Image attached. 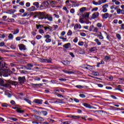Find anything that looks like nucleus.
Listing matches in <instances>:
<instances>
[{"label":"nucleus","mask_w":124,"mask_h":124,"mask_svg":"<svg viewBox=\"0 0 124 124\" xmlns=\"http://www.w3.org/2000/svg\"><path fill=\"white\" fill-rule=\"evenodd\" d=\"M103 19H107L109 17V14L108 13H105L104 15H102Z\"/></svg>","instance_id":"nucleus-23"},{"label":"nucleus","mask_w":124,"mask_h":124,"mask_svg":"<svg viewBox=\"0 0 124 124\" xmlns=\"http://www.w3.org/2000/svg\"><path fill=\"white\" fill-rule=\"evenodd\" d=\"M80 34L81 36H83V37H85L86 35V33H85L84 32H81V33H80Z\"/></svg>","instance_id":"nucleus-63"},{"label":"nucleus","mask_w":124,"mask_h":124,"mask_svg":"<svg viewBox=\"0 0 124 124\" xmlns=\"http://www.w3.org/2000/svg\"><path fill=\"white\" fill-rule=\"evenodd\" d=\"M42 100H40V99H35L33 101V102L34 103H36L37 104H42Z\"/></svg>","instance_id":"nucleus-15"},{"label":"nucleus","mask_w":124,"mask_h":124,"mask_svg":"<svg viewBox=\"0 0 124 124\" xmlns=\"http://www.w3.org/2000/svg\"><path fill=\"white\" fill-rule=\"evenodd\" d=\"M16 10L14 9H11L8 11V12H6L7 14H13V13H15Z\"/></svg>","instance_id":"nucleus-22"},{"label":"nucleus","mask_w":124,"mask_h":124,"mask_svg":"<svg viewBox=\"0 0 124 124\" xmlns=\"http://www.w3.org/2000/svg\"><path fill=\"white\" fill-rule=\"evenodd\" d=\"M85 11H87V7H82L79 9V12L80 13H84V12H85Z\"/></svg>","instance_id":"nucleus-19"},{"label":"nucleus","mask_w":124,"mask_h":124,"mask_svg":"<svg viewBox=\"0 0 124 124\" xmlns=\"http://www.w3.org/2000/svg\"><path fill=\"white\" fill-rule=\"evenodd\" d=\"M9 93H10V92L6 91L5 92V94L6 95H8V97H11V94H10Z\"/></svg>","instance_id":"nucleus-28"},{"label":"nucleus","mask_w":124,"mask_h":124,"mask_svg":"<svg viewBox=\"0 0 124 124\" xmlns=\"http://www.w3.org/2000/svg\"><path fill=\"white\" fill-rule=\"evenodd\" d=\"M2 107H8V105L7 104H2Z\"/></svg>","instance_id":"nucleus-64"},{"label":"nucleus","mask_w":124,"mask_h":124,"mask_svg":"<svg viewBox=\"0 0 124 124\" xmlns=\"http://www.w3.org/2000/svg\"><path fill=\"white\" fill-rule=\"evenodd\" d=\"M32 14V13L30 12H25L22 16L21 17H31Z\"/></svg>","instance_id":"nucleus-7"},{"label":"nucleus","mask_w":124,"mask_h":124,"mask_svg":"<svg viewBox=\"0 0 124 124\" xmlns=\"http://www.w3.org/2000/svg\"><path fill=\"white\" fill-rule=\"evenodd\" d=\"M67 34V35H68V36H70L71 35H72V31H71V30H69Z\"/></svg>","instance_id":"nucleus-39"},{"label":"nucleus","mask_w":124,"mask_h":124,"mask_svg":"<svg viewBox=\"0 0 124 124\" xmlns=\"http://www.w3.org/2000/svg\"><path fill=\"white\" fill-rule=\"evenodd\" d=\"M94 29V26L93 25H91L89 27V31H92L93 32V29Z\"/></svg>","instance_id":"nucleus-26"},{"label":"nucleus","mask_w":124,"mask_h":124,"mask_svg":"<svg viewBox=\"0 0 124 124\" xmlns=\"http://www.w3.org/2000/svg\"><path fill=\"white\" fill-rule=\"evenodd\" d=\"M55 1H50V0L44 1L40 5V8H44V9H46V8H48L50 3H55Z\"/></svg>","instance_id":"nucleus-1"},{"label":"nucleus","mask_w":124,"mask_h":124,"mask_svg":"<svg viewBox=\"0 0 124 124\" xmlns=\"http://www.w3.org/2000/svg\"><path fill=\"white\" fill-rule=\"evenodd\" d=\"M19 33V29H16L13 31V34H17Z\"/></svg>","instance_id":"nucleus-36"},{"label":"nucleus","mask_w":124,"mask_h":124,"mask_svg":"<svg viewBox=\"0 0 124 124\" xmlns=\"http://www.w3.org/2000/svg\"><path fill=\"white\" fill-rule=\"evenodd\" d=\"M34 80H35V81H40L41 79L40 78L36 77L34 78Z\"/></svg>","instance_id":"nucleus-57"},{"label":"nucleus","mask_w":124,"mask_h":124,"mask_svg":"<svg viewBox=\"0 0 124 124\" xmlns=\"http://www.w3.org/2000/svg\"><path fill=\"white\" fill-rule=\"evenodd\" d=\"M108 5L107 4H106L102 6V11L105 13L108 11V9H107V8H108Z\"/></svg>","instance_id":"nucleus-9"},{"label":"nucleus","mask_w":124,"mask_h":124,"mask_svg":"<svg viewBox=\"0 0 124 124\" xmlns=\"http://www.w3.org/2000/svg\"><path fill=\"white\" fill-rule=\"evenodd\" d=\"M18 80L19 82V83L20 85H23L24 83H25V80H26V77L23 76V77H19L18 78Z\"/></svg>","instance_id":"nucleus-4"},{"label":"nucleus","mask_w":124,"mask_h":124,"mask_svg":"<svg viewBox=\"0 0 124 124\" xmlns=\"http://www.w3.org/2000/svg\"><path fill=\"white\" fill-rule=\"evenodd\" d=\"M83 105L84 106V107H86V108H89V109H95V108L94 107H92L90 104L87 103H84Z\"/></svg>","instance_id":"nucleus-10"},{"label":"nucleus","mask_w":124,"mask_h":124,"mask_svg":"<svg viewBox=\"0 0 124 124\" xmlns=\"http://www.w3.org/2000/svg\"><path fill=\"white\" fill-rule=\"evenodd\" d=\"M78 29H82V26L80 24H75V25L74 26V30L77 31V30H78Z\"/></svg>","instance_id":"nucleus-13"},{"label":"nucleus","mask_w":124,"mask_h":124,"mask_svg":"<svg viewBox=\"0 0 124 124\" xmlns=\"http://www.w3.org/2000/svg\"><path fill=\"white\" fill-rule=\"evenodd\" d=\"M8 38L9 39H13V35L11 33L9 34Z\"/></svg>","instance_id":"nucleus-47"},{"label":"nucleus","mask_w":124,"mask_h":124,"mask_svg":"<svg viewBox=\"0 0 124 124\" xmlns=\"http://www.w3.org/2000/svg\"><path fill=\"white\" fill-rule=\"evenodd\" d=\"M78 45L79 46H83V45H84V42H82V41L78 42Z\"/></svg>","instance_id":"nucleus-50"},{"label":"nucleus","mask_w":124,"mask_h":124,"mask_svg":"<svg viewBox=\"0 0 124 124\" xmlns=\"http://www.w3.org/2000/svg\"><path fill=\"white\" fill-rule=\"evenodd\" d=\"M36 29L37 30H39V29H42L43 28V26L42 25H36Z\"/></svg>","instance_id":"nucleus-31"},{"label":"nucleus","mask_w":124,"mask_h":124,"mask_svg":"<svg viewBox=\"0 0 124 124\" xmlns=\"http://www.w3.org/2000/svg\"><path fill=\"white\" fill-rule=\"evenodd\" d=\"M90 52H93L95 51V47H91L89 49Z\"/></svg>","instance_id":"nucleus-46"},{"label":"nucleus","mask_w":124,"mask_h":124,"mask_svg":"<svg viewBox=\"0 0 124 124\" xmlns=\"http://www.w3.org/2000/svg\"><path fill=\"white\" fill-rule=\"evenodd\" d=\"M46 62H47V63H52V59L49 58V59H46Z\"/></svg>","instance_id":"nucleus-32"},{"label":"nucleus","mask_w":124,"mask_h":124,"mask_svg":"<svg viewBox=\"0 0 124 124\" xmlns=\"http://www.w3.org/2000/svg\"><path fill=\"white\" fill-rule=\"evenodd\" d=\"M46 19H47V20H48V21H50V22H52V21H53V17L49 16L48 15H46Z\"/></svg>","instance_id":"nucleus-25"},{"label":"nucleus","mask_w":124,"mask_h":124,"mask_svg":"<svg viewBox=\"0 0 124 124\" xmlns=\"http://www.w3.org/2000/svg\"><path fill=\"white\" fill-rule=\"evenodd\" d=\"M81 16H82L84 19H88L90 17V14L89 13H85L82 14Z\"/></svg>","instance_id":"nucleus-11"},{"label":"nucleus","mask_w":124,"mask_h":124,"mask_svg":"<svg viewBox=\"0 0 124 124\" xmlns=\"http://www.w3.org/2000/svg\"><path fill=\"white\" fill-rule=\"evenodd\" d=\"M76 88H78V89H83V88H84V87L81 86V85H77L76 86Z\"/></svg>","instance_id":"nucleus-59"},{"label":"nucleus","mask_w":124,"mask_h":124,"mask_svg":"<svg viewBox=\"0 0 124 124\" xmlns=\"http://www.w3.org/2000/svg\"><path fill=\"white\" fill-rule=\"evenodd\" d=\"M40 62H46V59H44L43 58H40Z\"/></svg>","instance_id":"nucleus-56"},{"label":"nucleus","mask_w":124,"mask_h":124,"mask_svg":"<svg viewBox=\"0 0 124 124\" xmlns=\"http://www.w3.org/2000/svg\"><path fill=\"white\" fill-rule=\"evenodd\" d=\"M33 4L34 6H36V7H38L39 5V3L38 2H34Z\"/></svg>","instance_id":"nucleus-54"},{"label":"nucleus","mask_w":124,"mask_h":124,"mask_svg":"<svg viewBox=\"0 0 124 124\" xmlns=\"http://www.w3.org/2000/svg\"><path fill=\"white\" fill-rule=\"evenodd\" d=\"M36 9H37L34 6H32L31 7L28 8L27 11H35Z\"/></svg>","instance_id":"nucleus-16"},{"label":"nucleus","mask_w":124,"mask_h":124,"mask_svg":"<svg viewBox=\"0 0 124 124\" xmlns=\"http://www.w3.org/2000/svg\"><path fill=\"white\" fill-rule=\"evenodd\" d=\"M23 99L25 101H26L27 103H29V104H31V101L30 99L26 98H24Z\"/></svg>","instance_id":"nucleus-27"},{"label":"nucleus","mask_w":124,"mask_h":124,"mask_svg":"<svg viewBox=\"0 0 124 124\" xmlns=\"http://www.w3.org/2000/svg\"><path fill=\"white\" fill-rule=\"evenodd\" d=\"M98 37H99V39H100V40H103V39H104V37H103V35H98Z\"/></svg>","instance_id":"nucleus-49"},{"label":"nucleus","mask_w":124,"mask_h":124,"mask_svg":"<svg viewBox=\"0 0 124 124\" xmlns=\"http://www.w3.org/2000/svg\"><path fill=\"white\" fill-rule=\"evenodd\" d=\"M103 113V110H95L94 111V113H95V114L98 113L99 114L100 113Z\"/></svg>","instance_id":"nucleus-42"},{"label":"nucleus","mask_w":124,"mask_h":124,"mask_svg":"<svg viewBox=\"0 0 124 124\" xmlns=\"http://www.w3.org/2000/svg\"><path fill=\"white\" fill-rule=\"evenodd\" d=\"M63 10H65V11L66 12V13H68L69 12V11L67 9V8L66 7H63Z\"/></svg>","instance_id":"nucleus-48"},{"label":"nucleus","mask_w":124,"mask_h":124,"mask_svg":"<svg viewBox=\"0 0 124 124\" xmlns=\"http://www.w3.org/2000/svg\"><path fill=\"white\" fill-rule=\"evenodd\" d=\"M12 74V71H10L8 69L5 70L2 74V75L4 77H8V75Z\"/></svg>","instance_id":"nucleus-2"},{"label":"nucleus","mask_w":124,"mask_h":124,"mask_svg":"<svg viewBox=\"0 0 124 124\" xmlns=\"http://www.w3.org/2000/svg\"><path fill=\"white\" fill-rule=\"evenodd\" d=\"M97 10H98V7H95L93 8L92 10V12H93V11H97Z\"/></svg>","instance_id":"nucleus-55"},{"label":"nucleus","mask_w":124,"mask_h":124,"mask_svg":"<svg viewBox=\"0 0 124 124\" xmlns=\"http://www.w3.org/2000/svg\"><path fill=\"white\" fill-rule=\"evenodd\" d=\"M99 18V13L95 12L92 15V19H98Z\"/></svg>","instance_id":"nucleus-6"},{"label":"nucleus","mask_w":124,"mask_h":124,"mask_svg":"<svg viewBox=\"0 0 124 124\" xmlns=\"http://www.w3.org/2000/svg\"><path fill=\"white\" fill-rule=\"evenodd\" d=\"M0 84L1 86H2V87H9V84H4V81H3V80L2 79L0 78Z\"/></svg>","instance_id":"nucleus-8"},{"label":"nucleus","mask_w":124,"mask_h":124,"mask_svg":"<svg viewBox=\"0 0 124 124\" xmlns=\"http://www.w3.org/2000/svg\"><path fill=\"white\" fill-rule=\"evenodd\" d=\"M116 37L119 40H121L122 39V36L120 34H116Z\"/></svg>","instance_id":"nucleus-37"},{"label":"nucleus","mask_w":124,"mask_h":124,"mask_svg":"<svg viewBox=\"0 0 124 124\" xmlns=\"http://www.w3.org/2000/svg\"><path fill=\"white\" fill-rule=\"evenodd\" d=\"M96 27L97 28H99L100 29V28H102V24L100 23H98L96 24Z\"/></svg>","instance_id":"nucleus-35"},{"label":"nucleus","mask_w":124,"mask_h":124,"mask_svg":"<svg viewBox=\"0 0 124 124\" xmlns=\"http://www.w3.org/2000/svg\"><path fill=\"white\" fill-rule=\"evenodd\" d=\"M73 42H74V43H77V42H78V38L77 37H76L74 38L73 40Z\"/></svg>","instance_id":"nucleus-44"},{"label":"nucleus","mask_w":124,"mask_h":124,"mask_svg":"<svg viewBox=\"0 0 124 124\" xmlns=\"http://www.w3.org/2000/svg\"><path fill=\"white\" fill-rule=\"evenodd\" d=\"M95 42H96L97 45H101V42H99L98 39H95L94 40Z\"/></svg>","instance_id":"nucleus-33"},{"label":"nucleus","mask_w":124,"mask_h":124,"mask_svg":"<svg viewBox=\"0 0 124 124\" xmlns=\"http://www.w3.org/2000/svg\"><path fill=\"white\" fill-rule=\"evenodd\" d=\"M70 13H72V14H73L74 13H75V10L74 9H71L70 10Z\"/></svg>","instance_id":"nucleus-58"},{"label":"nucleus","mask_w":124,"mask_h":124,"mask_svg":"<svg viewBox=\"0 0 124 124\" xmlns=\"http://www.w3.org/2000/svg\"><path fill=\"white\" fill-rule=\"evenodd\" d=\"M19 12H20V13H25V10L24 9H21L19 10Z\"/></svg>","instance_id":"nucleus-61"},{"label":"nucleus","mask_w":124,"mask_h":124,"mask_svg":"<svg viewBox=\"0 0 124 124\" xmlns=\"http://www.w3.org/2000/svg\"><path fill=\"white\" fill-rule=\"evenodd\" d=\"M55 94L57 95V96H58V97H61V98H63L64 97V96H63V95L61 94H59V93H55Z\"/></svg>","instance_id":"nucleus-38"},{"label":"nucleus","mask_w":124,"mask_h":124,"mask_svg":"<svg viewBox=\"0 0 124 124\" xmlns=\"http://www.w3.org/2000/svg\"><path fill=\"white\" fill-rule=\"evenodd\" d=\"M39 15L40 19L41 20H43V19H46V17L47 16V15H46V13L45 12H40L39 13Z\"/></svg>","instance_id":"nucleus-3"},{"label":"nucleus","mask_w":124,"mask_h":124,"mask_svg":"<svg viewBox=\"0 0 124 124\" xmlns=\"http://www.w3.org/2000/svg\"><path fill=\"white\" fill-rule=\"evenodd\" d=\"M61 36H64V35H65V31H63L61 33Z\"/></svg>","instance_id":"nucleus-62"},{"label":"nucleus","mask_w":124,"mask_h":124,"mask_svg":"<svg viewBox=\"0 0 124 124\" xmlns=\"http://www.w3.org/2000/svg\"><path fill=\"white\" fill-rule=\"evenodd\" d=\"M117 14H124V9H122L121 10V9H118L117 11Z\"/></svg>","instance_id":"nucleus-20"},{"label":"nucleus","mask_w":124,"mask_h":124,"mask_svg":"<svg viewBox=\"0 0 124 124\" xmlns=\"http://www.w3.org/2000/svg\"><path fill=\"white\" fill-rule=\"evenodd\" d=\"M60 39H62L63 41H66L67 38L63 37H59Z\"/></svg>","instance_id":"nucleus-51"},{"label":"nucleus","mask_w":124,"mask_h":124,"mask_svg":"<svg viewBox=\"0 0 124 124\" xmlns=\"http://www.w3.org/2000/svg\"><path fill=\"white\" fill-rule=\"evenodd\" d=\"M71 46V44H70V43H68L64 45L63 46V47H64V48H65V49H68V48H70Z\"/></svg>","instance_id":"nucleus-17"},{"label":"nucleus","mask_w":124,"mask_h":124,"mask_svg":"<svg viewBox=\"0 0 124 124\" xmlns=\"http://www.w3.org/2000/svg\"><path fill=\"white\" fill-rule=\"evenodd\" d=\"M19 48L20 51H23L26 50V46L24 45V44H20L19 46Z\"/></svg>","instance_id":"nucleus-14"},{"label":"nucleus","mask_w":124,"mask_h":124,"mask_svg":"<svg viewBox=\"0 0 124 124\" xmlns=\"http://www.w3.org/2000/svg\"><path fill=\"white\" fill-rule=\"evenodd\" d=\"M79 96L82 97V98H85V97H86V95H85L84 94H80Z\"/></svg>","instance_id":"nucleus-60"},{"label":"nucleus","mask_w":124,"mask_h":124,"mask_svg":"<svg viewBox=\"0 0 124 124\" xmlns=\"http://www.w3.org/2000/svg\"><path fill=\"white\" fill-rule=\"evenodd\" d=\"M44 38H46L45 41L46 42V43H49V42H51L52 41V40L50 39L51 38V36L49 35H46L44 37Z\"/></svg>","instance_id":"nucleus-5"},{"label":"nucleus","mask_w":124,"mask_h":124,"mask_svg":"<svg viewBox=\"0 0 124 124\" xmlns=\"http://www.w3.org/2000/svg\"><path fill=\"white\" fill-rule=\"evenodd\" d=\"M64 73H68V74H72L73 73L72 72L68 71L67 70H63Z\"/></svg>","instance_id":"nucleus-45"},{"label":"nucleus","mask_w":124,"mask_h":124,"mask_svg":"<svg viewBox=\"0 0 124 124\" xmlns=\"http://www.w3.org/2000/svg\"><path fill=\"white\" fill-rule=\"evenodd\" d=\"M92 75L94 76H99V73L96 72H93Z\"/></svg>","instance_id":"nucleus-34"},{"label":"nucleus","mask_w":124,"mask_h":124,"mask_svg":"<svg viewBox=\"0 0 124 124\" xmlns=\"http://www.w3.org/2000/svg\"><path fill=\"white\" fill-rule=\"evenodd\" d=\"M39 32L41 34H42V33H44V30H43V29H40L39 30Z\"/></svg>","instance_id":"nucleus-53"},{"label":"nucleus","mask_w":124,"mask_h":124,"mask_svg":"<svg viewBox=\"0 0 124 124\" xmlns=\"http://www.w3.org/2000/svg\"><path fill=\"white\" fill-rule=\"evenodd\" d=\"M67 2H71V3H72V4H75L77 3V1L73 0H67L65 1V3H67Z\"/></svg>","instance_id":"nucleus-18"},{"label":"nucleus","mask_w":124,"mask_h":124,"mask_svg":"<svg viewBox=\"0 0 124 124\" xmlns=\"http://www.w3.org/2000/svg\"><path fill=\"white\" fill-rule=\"evenodd\" d=\"M93 3L94 5H101V1L99 0L98 1H93Z\"/></svg>","instance_id":"nucleus-21"},{"label":"nucleus","mask_w":124,"mask_h":124,"mask_svg":"<svg viewBox=\"0 0 124 124\" xmlns=\"http://www.w3.org/2000/svg\"><path fill=\"white\" fill-rule=\"evenodd\" d=\"M36 38L37 39V40H39V39H41L42 38V36L40 35H37L36 36Z\"/></svg>","instance_id":"nucleus-41"},{"label":"nucleus","mask_w":124,"mask_h":124,"mask_svg":"<svg viewBox=\"0 0 124 124\" xmlns=\"http://www.w3.org/2000/svg\"><path fill=\"white\" fill-rule=\"evenodd\" d=\"M42 113L43 114V115H44V116H47L48 114V112H47L46 111H42Z\"/></svg>","instance_id":"nucleus-52"},{"label":"nucleus","mask_w":124,"mask_h":124,"mask_svg":"<svg viewBox=\"0 0 124 124\" xmlns=\"http://www.w3.org/2000/svg\"><path fill=\"white\" fill-rule=\"evenodd\" d=\"M84 18L82 17V16H80L79 17V22L80 23H81V24H84V23H85V21H84Z\"/></svg>","instance_id":"nucleus-29"},{"label":"nucleus","mask_w":124,"mask_h":124,"mask_svg":"<svg viewBox=\"0 0 124 124\" xmlns=\"http://www.w3.org/2000/svg\"><path fill=\"white\" fill-rule=\"evenodd\" d=\"M34 117L35 120H36V121H40L41 122H43V121H44V119H43L42 117H39L38 116L35 115H34Z\"/></svg>","instance_id":"nucleus-12"},{"label":"nucleus","mask_w":124,"mask_h":124,"mask_svg":"<svg viewBox=\"0 0 124 124\" xmlns=\"http://www.w3.org/2000/svg\"><path fill=\"white\" fill-rule=\"evenodd\" d=\"M99 29H98L97 27H94V29H93V31L92 32H95L96 33H98L99 32Z\"/></svg>","instance_id":"nucleus-24"},{"label":"nucleus","mask_w":124,"mask_h":124,"mask_svg":"<svg viewBox=\"0 0 124 124\" xmlns=\"http://www.w3.org/2000/svg\"><path fill=\"white\" fill-rule=\"evenodd\" d=\"M110 59H111V57H109V56H106L105 57V61H109V60H110Z\"/></svg>","instance_id":"nucleus-40"},{"label":"nucleus","mask_w":124,"mask_h":124,"mask_svg":"<svg viewBox=\"0 0 124 124\" xmlns=\"http://www.w3.org/2000/svg\"><path fill=\"white\" fill-rule=\"evenodd\" d=\"M17 112L18 113H21L22 114H23V113H25V111L22 110L21 108H17Z\"/></svg>","instance_id":"nucleus-30"},{"label":"nucleus","mask_w":124,"mask_h":124,"mask_svg":"<svg viewBox=\"0 0 124 124\" xmlns=\"http://www.w3.org/2000/svg\"><path fill=\"white\" fill-rule=\"evenodd\" d=\"M10 120H11V121H13L14 122H16V121H18V119H17V118L13 117H11L10 118Z\"/></svg>","instance_id":"nucleus-43"}]
</instances>
